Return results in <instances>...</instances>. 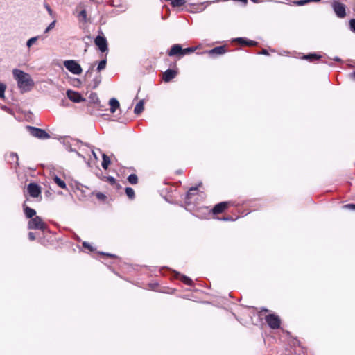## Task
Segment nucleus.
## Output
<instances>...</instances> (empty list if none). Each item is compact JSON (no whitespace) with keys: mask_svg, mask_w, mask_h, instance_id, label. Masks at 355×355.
I'll use <instances>...</instances> for the list:
<instances>
[{"mask_svg":"<svg viewBox=\"0 0 355 355\" xmlns=\"http://www.w3.org/2000/svg\"><path fill=\"white\" fill-rule=\"evenodd\" d=\"M12 74L21 93L28 92L32 89L35 83L28 73L20 69H15L12 70Z\"/></svg>","mask_w":355,"mask_h":355,"instance_id":"f257e3e1","label":"nucleus"},{"mask_svg":"<svg viewBox=\"0 0 355 355\" xmlns=\"http://www.w3.org/2000/svg\"><path fill=\"white\" fill-rule=\"evenodd\" d=\"M60 141L69 152H76V148H80V144H83L80 140L69 136L62 137Z\"/></svg>","mask_w":355,"mask_h":355,"instance_id":"f03ea898","label":"nucleus"},{"mask_svg":"<svg viewBox=\"0 0 355 355\" xmlns=\"http://www.w3.org/2000/svg\"><path fill=\"white\" fill-rule=\"evenodd\" d=\"M63 64L65 68L74 75H79L83 71L81 66L76 60H65Z\"/></svg>","mask_w":355,"mask_h":355,"instance_id":"7ed1b4c3","label":"nucleus"},{"mask_svg":"<svg viewBox=\"0 0 355 355\" xmlns=\"http://www.w3.org/2000/svg\"><path fill=\"white\" fill-rule=\"evenodd\" d=\"M28 228L29 230H44L46 228V225L41 217L36 216L28 221Z\"/></svg>","mask_w":355,"mask_h":355,"instance_id":"20e7f679","label":"nucleus"},{"mask_svg":"<svg viewBox=\"0 0 355 355\" xmlns=\"http://www.w3.org/2000/svg\"><path fill=\"white\" fill-rule=\"evenodd\" d=\"M30 134L38 139H46L50 138V135L44 130L38 128L28 126Z\"/></svg>","mask_w":355,"mask_h":355,"instance_id":"39448f33","label":"nucleus"},{"mask_svg":"<svg viewBox=\"0 0 355 355\" xmlns=\"http://www.w3.org/2000/svg\"><path fill=\"white\" fill-rule=\"evenodd\" d=\"M266 322L268 324V326L273 329H277L279 328L281 320L275 314H269L266 316Z\"/></svg>","mask_w":355,"mask_h":355,"instance_id":"423d86ee","label":"nucleus"},{"mask_svg":"<svg viewBox=\"0 0 355 355\" xmlns=\"http://www.w3.org/2000/svg\"><path fill=\"white\" fill-rule=\"evenodd\" d=\"M332 8L337 15L340 18H343L346 15L345 6L344 4L338 2L334 1L332 3Z\"/></svg>","mask_w":355,"mask_h":355,"instance_id":"0eeeda50","label":"nucleus"},{"mask_svg":"<svg viewBox=\"0 0 355 355\" xmlns=\"http://www.w3.org/2000/svg\"><path fill=\"white\" fill-rule=\"evenodd\" d=\"M94 43L102 53H104L107 51V42L105 37L98 35L95 38Z\"/></svg>","mask_w":355,"mask_h":355,"instance_id":"6e6552de","label":"nucleus"},{"mask_svg":"<svg viewBox=\"0 0 355 355\" xmlns=\"http://www.w3.org/2000/svg\"><path fill=\"white\" fill-rule=\"evenodd\" d=\"M27 190L33 198H37L41 194L40 187L35 183H30L27 187Z\"/></svg>","mask_w":355,"mask_h":355,"instance_id":"1a4fd4ad","label":"nucleus"},{"mask_svg":"<svg viewBox=\"0 0 355 355\" xmlns=\"http://www.w3.org/2000/svg\"><path fill=\"white\" fill-rule=\"evenodd\" d=\"M67 97L74 103H80L85 101V98L82 97L81 94L76 92L67 90Z\"/></svg>","mask_w":355,"mask_h":355,"instance_id":"9d476101","label":"nucleus"},{"mask_svg":"<svg viewBox=\"0 0 355 355\" xmlns=\"http://www.w3.org/2000/svg\"><path fill=\"white\" fill-rule=\"evenodd\" d=\"M226 49L225 46H220L214 47V49L207 51L210 56H216L223 55L226 53Z\"/></svg>","mask_w":355,"mask_h":355,"instance_id":"9b49d317","label":"nucleus"},{"mask_svg":"<svg viewBox=\"0 0 355 355\" xmlns=\"http://www.w3.org/2000/svg\"><path fill=\"white\" fill-rule=\"evenodd\" d=\"M229 202H221L216 205L212 209L214 214H218L222 213L228 206Z\"/></svg>","mask_w":355,"mask_h":355,"instance_id":"f8f14e48","label":"nucleus"},{"mask_svg":"<svg viewBox=\"0 0 355 355\" xmlns=\"http://www.w3.org/2000/svg\"><path fill=\"white\" fill-rule=\"evenodd\" d=\"M7 160L10 164H14L15 168L19 166V157L16 153L11 152L7 155Z\"/></svg>","mask_w":355,"mask_h":355,"instance_id":"ddd939ff","label":"nucleus"},{"mask_svg":"<svg viewBox=\"0 0 355 355\" xmlns=\"http://www.w3.org/2000/svg\"><path fill=\"white\" fill-rule=\"evenodd\" d=\"M182 48L180 44H174L171 46L168 52L169 56L181 55L182 56Z\"/></svg>","mask_w":355,"mask_h":355,"instance_id":"4468645a","label":"nucleus"},{"mask_svg":"<svg viewBox=\"0 0 355 355\" xmlns=\"http://www.w3.org/2000/svg\"><path fill=\"white\" fill-rule=\"evenodd\" d=\"M177 75V72L173 70L168 69L163 74V80L165 82H169L173 79Z\"/></svg>","mask_w":355,"mask_h":355,"instance_id":"2eb2a0df","label":"nucleus"},{"mask_svg":"<svg viewBox=\"0 0 355 355\" xmlns=\"http://www.w3.org/2000/svg\"><path fill=\"white\" fill-rule=\"evenodd\" d=\"M24 212L26 218H33L35 216L36 211L35 209L26 206L25 204L23 205Z\"/></svg>","mask_w":355,"mask_h":355,"instance_id":"dca6fc26","label":"nucleus"},{"mask_svg":"<svg viewBox=\"0 0 355 355\" xmlns=\"http://www.w3.org/2000/svg\"><path fill=\"white\" fill-rule=\"evenodd\" d=\"M197 187H191L186 194L185 200L187 204H192V197L196 193Z\"/></svg>","mask_w":355,"mask_h":355,"instance_id":"f3484780","label":"nucleus"},{"mask_svg":"<svg viewBox=\"0 0 355 355\" xmlns=\"http://www.w3.org/2000/svg\"><path fill=\"white\" fill-rule=\"evenodd\" d=\"M101 79L100 74L96 75L90 83H88V86L92 89H96L100 85Z\"/></svg>","mask_w":355,"mask_h":355,"instance_id":"a211bd4d","label":"nucleus"},{"mask_svg":"<svg viewBox=\"0 0 355 355\" xmlns=\"http://www.w3.org/2000/svg\"><path fill=\"white\" fill-rule=\"evenodd\" d=\"M109 105H110V112L112 113H114L116 109L120 106L119 101L115 98H112L110 100Z\"/></svg>","mask_w":355,"mask_h":355,"instance_id":"6ab92c4d","label":"nucleus"},{"mask_svg":"<svg viewBox=\"0 0 355 355\" xmlns=\"http://www.w3.org/2000/svg\"><path fill=\"white\" fill-rule=\"evenodd\" d=\"M320 55L315 53H309V54H307L306 55H304L303 57L304 59L305 60H307L310 62H312V61H314V60H318L319 58H320Z\"/></svg>","mask_w":355,"mask_h":355,"instance_id":"aec40b11","label":"nucleus"},{"mask_svg":"<svg viewBox=\"0 0 355 355\" xmlns=\"http://www.w3.org/2000/svg\"><path fill=\"white\" fill-rule=\"evenodd\" d=\"M144 110V101H140L135 107L134 113L135 114H139Z\"/></svg>","mask_w":355,"mask_h":355,"instance_id":"412c9836","label":"nucleus"},{"mask_svg":"<svg viewBox=\"0 0 355 355\" xmlns=\"http://www.w3.org/2000/svg\"><path fill=\"white\" fill-rule=\"evenodd\" d=\"M53 180H54L55 183H56L59 187H60L62 189H65L67 187V185H66V183L64 182V181L62 180L59 177L55 176L53 178Z\"/></svg>","mask_w":355,"mask_h":355,"instance_id":"4be33fe9","label":"nucleus"},{"mask_svg":"<svg viewBox=\"0 0 355 355\" xmlns=\"http://www.w3.org/2000/svg\"><path fill=\"white\" fill-rule=\"evenodd\" d=\"M110 164V157L105 154H103V162H102V167L104 169H107L108 168L109 164Z\"/></svg>","mask_w":355,"mask_h":355,"instance_id":"5701e85b","label":"nucleus"},{"mask_svg":"<svg viewBox=\"0 0 355 355\" xmlns=\"http://www.w3.org/2000/svg\"><path fill=\"white\" fill-rule=\"evenodd\" d=\"M94 70V66H91L89 69L85 72V76H84V81L85 83H88V79L90 78L92 73Z\"/></svg>","mask_w":355,"mask_h":355,"instance_id":"b1692460","label":"nucleus"},{"mask_svg":"<svg viewBox=\"0 0 355 355\" xmlns=\"http://www.w3.org/2000/svg\"><path fill=\"white\" fill-rule=\"evenodd\" d=\"M186 3V0H172L171 5L173 7H180Z\"/></svg>","mask_w":355,"mask_h":355,"instance_id":"393cba45","label":"nucleus"},{"mask_svg":"<svg viewBox=\"0 0 355 355\" xmlns=\"http://www.w3.org/2000/svg\"><path fill=\"white\" fill-rule=\"evenodd\" d=\"M78 19L80 21L85 22L87 21V12L85 10H82L78 15Z\"/></svg>","mask_w":355,"mask_h":355,"instance_id":"a878e982","label":"nucleus"},{"mask_svg":"<svg viewBox=\"0 0 355 355\" xmlns=\"http://www.w3.org/2000/svg\"><path fill=\"white\" fill-rule=\"evenodd\" d=\"M128 182L132 184H136L138 182L137 175L135 174H130L128 177Z\"/></svg>","mask_w":355,"mask_h":355,"instance_id":"bb28decb","label":"nucleus"},{"mask_svg":"<svg viewBox=\"0 0 355 355\" xmlns=\"http://www.w3.org/2000/svg\"><path fill=\"white\" fill-rule=\"evenodd\" d=\"M125 193L130 199H133L135 198V191L131 187L125 188Z\"/></svg>","mask_w":355,"mask_h":355,"instance_id":"cd10ccee","label":"nucleus"},{"mask_svg":"<svg viewBox=\"0 0 355 355\" xmlns=\"http://www.w3.org/2000/svg\"><path fill=\"white\" fill-rule=\"evenodd\" d=\"M107 61L106 60H102L98 64L96 70L99 72L101 70L104 69L106 67Z\"/></svg>","mask_w":355,"mask_h":355,"instance_id":"c85d7f7f","label":"nucleus"},{"mask_svg":"<svg viewBox=\"0 0 355 355\" xmlns=\"http://www.w3.org/2000/svg\"><path fill=\"white\" fill-rule=\"evenodd\" d=\"M196 49V48L195 47H188L184 49H182V56L193 53Z\"/></svg>","mask_w":355,"mask_h":355,"instance_id":"c756f323","label":"nucleus"},{"mask_svg":"<svg viewBox=\"0 0 355 355\" xmlns=\"http://www.w3.org/2000/svg\"><path fill=\"white\" fill-rule=\"evenodd\" d=\"M181 279L184 284L187 285H191L193 283V281L189 277L184 275L182 276Z\"/></svg>","mask_w":355,"mask_h":355,"instance_id":"7c9ffc66","label":"nucleus"},{"mask_svg":"<svg viewBox=\"0 0 355 355\" xmlns=\"http://www.w3.org/2000/svg\"><path fill=\"white\" fill-rule=\"evenodd\" d=\"M6 86L4 83H0V98L4 97Z\"/></svg>","mask_w":355,"mask_h":355,"instance_id":"2f4dec72","label":"nucleus"},{"mask_svg":"<svg viewBox=\"0 0 355 355\" xmlns=\"http://www.w3.org/2000/svg\"><path fill=\"white\" fill-rule=\"evenodd\" d=\"M37 40V37H33L30 38L26 43L28 47H31Z\"/></svg>","mask_w":355,"mask_h":355,"instance_id":"473e14b6","label":"nucleus"},{"mask_svg":"<svg viewBox=\"0 0 355 355\" xmlns=\"http://www.w3.org/2000/svg\"><path fill=\"white\" fill-rule=\"evenodd\" d=\"M55 25V21L54 20L53 21H52L48 26L47 28L45 29L44 31V33H47L49 31H50L51 29H53L54 28Z\"/></svg>","mask_w":355,"mask_h":355,"instance_id":"72a5a7b5","label":"nucleus"},{"mask_svg":"<svg viewBox=\"0 0 355 355\" xmlns=\"http://www.w3.org/2000/svg\"><path fill=\"white\" fill-rule=\"evenodd\" d=\"M234 40L236 41L237 42H239L240 44H242V45H245V43H246V39H245L243 37H237V38L234 39Z\"/></svg>","mask_w":355,"mask_h":355,"instance_id":"f704fd0d","label":"nucleus"},{"mask_svg":"<svg viewBox=\"0 0 355 355\" xmlns=\"http://www.w3.org/2000/svg\"><path fill=\"white\" fill-rule=\"evenodd\" d=\"M350 30L355 33V19H352L349 21Z\"/></svg>","mask_w":355,"mask_h":355,"instance_id":"c9c22d12","label":"nucleus"},{"mask_svg":"<svg viewBox=\"0 0 355 355\" xmlns=\"http://www.w3.org/2000/svg\"><path fill=\"white\" fill-rule=\"evenodd\" d=\"M345 209L355 210V204H347L343 207Z\"/></svg>","mask_w":355,"mask_h":355,"instance_id":"e433bc0d","label":"nucleus"},{"mask_svg":"<svg viewBox=\"0 0 355 355\" xmlns=\"http://www.w3.org/2000/svg\"><path fill=\"white\" fill-rule=\"evenodd\" d=\"M96 198L99 200H105L106 198V196L103 193L98 192L96 193Z\"/></svg>","mask_w":355,"mask_h":355,"instance_id":"4c0bfd02","label":"nucleus"},{"mask_svg":"<svg viewBox=\"0 0 355 355\" xmlns=\"http://www.w3.org/2000/svg\"><path fill=\"white\" fill-rule=\"evenodd\" d=\"M309 3V0H300L295 2V4L297 6H303L306 3Z\"/></svg>","mask_w":355,"mask_h":355,"instance_id":"58836bf2","label":"nucleus"},{"mask_svg":"<svg viewBox=\"0 0 355 355\" xmlns=\"http://www.w3.org/2000/svg\"><path fill=\"white\" fill-rule=\"evenodd\" d=\"M89 98H91V100H92V101H93L94 102H95L96 101H98V96H97L96 94H95V93H92V94H90Z\"/></svg>","mask_w":355,"mask_h":355,"instance_id":"ea45409f","label":"nucleus"},{"mask_svg":"<svg viewBox=\"0 0 355 355\" xmlns=\"http://www.w3.org/2000/svg\"><path fill=\"white\" fill-rule=\"evenodd\" d=\"M83 247H84V248H87V249H89V250H91V251H92V250H93V248H92V247L91 246V245H90L89 243L86 242V241H84V242L83 243Z\"/></svg>","mask_w":355,"mask_h":355,"instance_id":"a19ab883","label":"nucleus"},{"mask_svg":"<svg viewBox=\"0 0 355 355\" xmlns=\"http://www.w3.org/2000/svg\"><path fill=\"white\" fill-rule=\"evenodd\" d=\"M44 7L46 9L47 12H49V14L52 16L53 15V10L52 9L50 8L49 5L47 4V3H44Z\"/></svg>","mask_w":355,"mask_h":355,"instance_id":"79ce46f5","label":"nucleus"},{"mask_svg":"<svg viewBox=\"0 0 355 355\" xmlns=\"http://www.w3.org/2000/svg\"><path fill=\"white\" fill-rule=\"evenodd\" d=\"M257 44V42L252 41V40H246L245 45L248 46H255Z\"/></svg>","mask_w":355,"mask_h":355,"instance_id":"37998d69","label":"nucleus"},{"mask_svg":"<svg viewBox=\"0 0 355 355\" xmlns=\"http://www.w3.org/2000/svg\"><path fill=\"white\" fill-rule=\"evenodd\" d=\"M28 239L31 241H34L35 239V234L33 232H29L28 233Z\"/></svg>","mask_w":355,"mask_h":355,"instance_id":"c03bdc74","label":"nucleus"},{"mask_svg":"<svg viewBox=\"0 0 355 355\" xmlns=\"http://www.w3.org/2000/svg\"><path fill=\"white\" fill-rule=\"evenodd\" d=\"M297 351V349H295V352L296 353ZM298 351H299V354L300 355H304V351L302 350V349L300 347V346L299 345V349H298Z\"/></svg>","mask_w":355,"mask_h":355,"instance_id":"a18cd8bd","label":"nucleus"},{"mask_svg":"<svg viewBox=\"0 0 355 355\" xmlns=\"http://www.w3.org/2000/svg\"><path fill=\"white\" fill-rule=\"evenodd\" d=\"M349 77L352 79L353 80H355V71H354L352 73H349Z\"/></svg>","mask_w":355,"mask_h":355,"instance_id":"49530a36","label":"nucleus"},{"mask_svg":"<svg viewBox=\"0 0 355 355\" xmlns=\"http://www.w3.org/2000/svg\"><path fill=\"white\" fill-rule=\"evenodd\" d=\"M1 109L8 112H10V109L6 105L2 106Z\"/></svg>","mask_w":355,"mask_h":355,"instance_id":"de8ad7c7","label":"nucleus"},{"mask_svg":"<svg viewBox=\"0 0 355 355\" xmlns=\"http://www.w3.org/2000/svg\"><path fill=\"white\" fill-rule=\"evenodd\" d=\"M261 53L263 55H268V52L266 49H263Z\"/></svg>","mask_w":355,"mask_h":355,"instance_id":"09e8293b","label":"nucleus"},{"mask_svg":"<svg viewBox=\"0 0 355 355\" xmlns=\"http://www.w3.org/2000/svg\"><path fill=\"white\" fill-rule=\"evenodd\" d=\"M223 220H234L233 218H232L231 217H226V218H223Z\"/></svg>","mask_w":355,"mask_h":355,"instance_id":"8fccbe9b","label":"nucleus"},{"mask_svg":"<svg viewBox=\"0 0 355 355\" xmlns=\"http://www.w3.org/2000/svg\"><path fill=\"white\" fill-rule=\"evenodd\" d=\"M334 61H336V62H341V59L338 57H335L334 59H333Z\"/></svg>","mask_w":355,"mask_h":355,"instance_id":"3c124183","label":"nucleus"},{"mask_svg":"<svg viewBox=\"0 0 355 355\" xmlns=\"http://www.w3.org/2000/svg\"><path fill=\"white\" fill-rule=\"evenodd\" d=\"M77 155L78 157H83V156L80 153H78L76 150V152H75Z\"/></svg>","mask_w":355,"mask_h":355,"instance_id":"603ef678","label":"nucleus"},{"mask_svg":"<svg viewBox=\"0 0 355 355\" xmlns=\"http://www.w3.org/2000/svg\"><path fill=\"white\" fill-rule=\"evenodd\" d=\"M92 153L93 156H94L96 159H97L96 154L95 153V152H94V150H92Z\"/></svg>","mask_w":355,"mask_h":355,"instance_id":"864d4df0","label":"nucleus"},{"mask_svg":"<svg viewBox=\"0 0 355 355\" xmlns=\"http://www.w3.org/2000/svg\"><path fill=\"white\" fill-rule=\"evenodd\" d=\"M349 67L354 69L355 71V62L354 64H349Z\"/></svg>","mask_w":355,"mask_h":355,"instance_id":"5fc2aeb1","label":"nucleus"},{"mask_svg":"<svg viewBox=\"0 0 355 355\" xmlns=\"http://www.w3.org/2000/svg\"><path fill=\"white\" fill-rule=\"evenodd\" d=\"M109 180H110V182H114L115 180H114V178L113 177H110V178H109Z\"/></svg>","mask_w":355,"mask_h":355,"instance_id":"6e6d98bb","label":"nucleus"},{"mask_svg":"<svg viewBox=\"0 0 355 355\" xmlns=\"http://www.w3.org/2000/svg\"><path fill=\"white\" fill-rule=\"evenodd\" d=\"M101 254H105V253H103V252H102ZM106 255L108 256V257H114V255L111 254H106Z\"/></svg>","mask_w":355,"mask_h":355,"instance_id":"4d7b16f0","label":"nucleus"},{"mask_svg":"<svg viewBox=\"0 0 355 355\" xmlns=\"http://www.w3.org/2000/svg\"><path fill=\"white\" fill-rule=\"evenodd\" d=\"M320 0H309V2H318L320 1Z\"/></svg>","mask_w":355,"mask_h":355,"instance_id":"13d9d810","label":"nucleus"},{"mask_svg":"<svg viewBox=\"0 0 355 355\" xmlns=\"http://www.w3.org/2000/svg\"><path fill=\"white\" fill-rule=\"evenodd\" d=\"M295 343H298V341L295 340V342L294 343V345H295Z\"/></svg>","mask_w":355,"mask_h":355,"instance_id":"bf43d9fd","label":"nucleus"}]
</instances>
